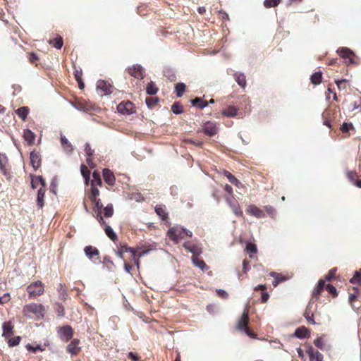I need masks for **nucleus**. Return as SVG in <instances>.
I'll use <instances>...</instances> for the list:
<instances>
[{
  "mask_svg": "<svg viewBox=\"0 0 361 361\" xmlns=\"http://www.w3.org/2000/svg\"><path fill=\"white\" fill-rule=\"evenodd\" d=\"M23 314L28 317H35L41 319L44 317V308L41 304L30 303L24 307Z\"/></svg>",
  "mask_w": 361,
  "mask_h": 361,
  "instance_id": "f257e3e1",
  "label": "nucleus"
},
{
  "mask_svg": "<svg viewBox=\"0 0 361 361\" xmlns=\"http://www.w3.org/2000/svg\"><path fill=\"white\" fill-rule=\"evenodd\" d=\"M248 324H249L248 310L247 309H245L241 317L239 319V320L238 322L237 329L239 331L244 332L248 336L253 338H256L257 335L255 334H254L248 328Z\"/></svg>",
  "mask_w": 361,
  "mask_h": 361,
  "instance_id": "f03ea898",
  "label": "nucleus"
},
{
  "mask_svg": "<svg viewBox=\"0 0 361 361\" xmlns=\"http://www.w3.org/2000/svg\"><path fill=\"white\" fill-rule=\"evenodd\" d=\"M337 53L344 59V63L346 65L357 64L355 61L356 56L355 54L348 48L342 47L338 49Z\"/></svg>",
  "mask_w": 361,
  "mask_h": 361,
  "instance_id": "7ed1b4c3",
  "label": "nucleus"
},
{
  "mask_svg": "<svg viewBox=\"0 0 361 361\" xmlns=\"http://www.w3.org/2000/svg\"><path fill=\"white\" fill-rule=\"evenodd\" d=\"M219 128L216 123L214 122H205L202 126V128L197 130V133H204L205 135L209 137L214 136L218 133Z\"/></svg>",
  "mask_w": 361,
  "mask_h": 361,
  "instance_id": "20e7f679",
  "label": "nucleus"
},
{
  "mask_svg": "<svg viewBox=\"0 0 361 361\" xmlns=\"http://www.w3.org/2000/svg\"><path fill=\"white\" fill-rule=\"evenodd\" d=\"M167 235L174 243H178L183 238H184V228L183 227H171L167 232Z\"/></svg>",
  "mask_w": 361,
  "mask_h": 361,
  "instance_id": "39448f33",
  "label": "nucleus"
},
{
  "mask_svg": "<svg viewBox=\"0 0 361 361\" xmlns=\"http://www.w3.org/2000/svg\"><path fill=\"white\" fill-rule=\"evenodd\" d=\"M86 195L88 199L95 205L97 209H100L103 205L100 201V199H98V196L99 195V190L95 186H92L90 190L86 192Z\"/></svg>",
  "mask_w": 361,
  "mask_h": 361,
  "instance_id": "423d86ee",
  "label": "nucleus"
},
{
  "mask_svg": "<svg viewBox=\"0 0 361 361\" xmlns=\"http://www.w3.org/2000/svg\"><path fill=\"white\" fill-rule=\"evenodd\" d=\"M27 290L30 298H35L44 293V286L40 281H37L30 284Z\"/></svg>",
  "mask_w": 361,
  "mask_h": 361,
  "instance_id": "0eeeda50",
  "label": "nucleus"
},
{
  "mask_svg": "<svg viewBox=\"0 0 361 361\" xmlns=\"http://www.w3.org/2000/svg\"><path fill=\"white\" fill-rule=\"evenodd\" d=\"M126 72L129 75L138 80H142L144 78V70L139 64H134L131 66H128L126 69Z\"/></svg>",
  "mask_w": 361,
  "mask_h": 361,
  "instance_id": "6e6552de",
  "label": "nucleus"
},
{
  "mask_svg": "<svg viewBox=\"0 0 361 361\" xmlns=\"http://www.w3.org/2000/svg\"><path fill=\"white\" fill-rule=\"evenodd\" d=\"M59 337L64 342H68L73 335V329L69 325H66L58 329Z\"/></svg>",
  "mask_w": 361,
  "mask_h": 361,
  "instance_id": "1a4fd4ad",
  "label": "nucleus"
},
{
  "mask_svg": "<svg viewBox=\"0 0 361 361\" xmlns=\"http://www.w3.org/2000/svg\"><path fill=\"white\" fill-rule=\"evenodd\" d=\"M117 110L123 115H130L135 112L134 104L130 101L121 102L117 106Z\"/></svg>",
  "mask_w": 361,
  "mask_h": 361,
  "instance_id": "9d476101",
  "label": "nucleus"
},
{
  "mask_svg": "<svg viewBox=\"0 0 361 361\" xmlns=\"http://www.w3.org/2000/svg\"><path fill=\"white\" fill-rule=\"evenodd\" d=\"M245 212L247 214L254 216L257 218H264L266 216L264 209L259 208L256 205L250 204L249 205Z\"/></svg>",
  "mask_w": 361,
  "mask_h": 361,
  "instance_id": "9b49d317",
  "label": "nucleus"
},
{
  "mask_svg": "<svg viewBox=\"0 0 361 361\" xmlns=\"http://www.w3.org/2000/svg\"><path fill=\"white\" fill-rule=\"evenodd\" d=\"M30 159V164L35 171L41 166L42 159L39 152L35 150L31 152Z\"/></svg>",
  "mask_w": 361,
  "mask_h": 361,
  "instance_id": "f8f14e48",
  "label": "nucleus"
},
{
  "mask_svg": "<svg viewBox=\"0 0 361 361\" xmlns=\"http://www.w3.org/2000/svg\"><path fill=\"white\" fill-rule=\"evenodd\" d=\"M324 286V281L322 279L319 280L317 286L314 288L312 291V298L310 301L314 302L316 300H317Z\"/></svg>",
  "mask_w": 361,
  "mask_h": 361,
  "instance_id": "ddd939ff",
  "label": "nucleus"
},
{
  "mask_svg": "<svg viewBox=\"0 0 361 361\" xmlns=\"http://www.w3.org/2000/svg\"><path fill=\"white\" fill-rule=\"evenodd\" d=\"M155 212L165 224L168 223L169 214L166 212V208L165 205H162V204L157 205L155 207Z\"/></svg>",
  "mask_w": 361,
  "mask_h": 361,
  "instance_id": "4468645a",
  "label": "nucleus"
},
{
  "mask_svg": "<svg viewBox=\"0 0 361 361\" xmlns=\"http://www.w3.org/2000/svg\"><path fill=\"white\" fill-rule=\"evenodd\" d=\"M183 247L188 251L192 253L193 256L199 255L202 252V249L199 245L189 241L185 242Z\"/></svg>",
  "mask_w": 361,
  "mask_h": 361,
  "instance_id": "2eb2a0df",
  "label": "nucleus"
},
{
  "mask_svg": "<svg viewBox=\"0 0 361 361\" xmlns=\"http://www.w3.org/2000/svg\"><path fill=\"white\" fill-rule=\"evenodd\" d=\"M103 178L106 183L110 186H113L116 182V178L114 173L109 169H104L103 170Z\"/></svg>",
  "mask_w": 361,
  "mask_h": 361,
  "instance_id": "dca6fc26",
  "label": "nucleus"
},
{
  "mask_svg": "<svg viewBox=\"0 0 361 361\" xmlns=\"http://www.w3.org/2000/svg\"><path fill=\"white\" fill-rule=\"evenodd\" d=\"M13 328L14 326L11 322H4L2 325V336L6 338H9L13 334Z\"/></svg>",
  "mask_w": 361,
  "mask_h": 361,
  "instance_id": "f3484780",
  "label": "nucleus"
},
{
  "mask_svg": "<svg viewBox=\"0 0 361 361\" xmlns=\"http://www.w3.org/2000/svg\"><path fill=\"white\" fill-rule=\"evenodd\" d=\"M80 341L78 339H73L67 346V351L72 355H77L80 350L79 347Z\"/></svg>",
  "mask_w": 361,
  "mask_h": 361,
  "instance_id": "a211bd4d",
  "label": "nucleus"
},
{
  "mask_svg": "<svg viewBox=\"0 0 361 361\" xmlns=\"http://www.w3.org/2000/svg\"><path fill=\"white\" fill-rule=\"evenodd\" d=\"M111 85L107 83L104 80H99L97 84V88L99 91H100L102 94L106 95L111 93Z\"/></svg>",
  "mask_w": 361,
  "mask_h": 361,
  "instance_id": "6ab92c4d",
  "label": "nucleus"
},
{
  "mask_svg": "<svg viewBox=\"0 0 361 361\" xmlns=\"http://www.w3.org/2000/svg\"><path fill=\"white\" fill-rule=\"evenodd\" d=\"M84 252L85 255L92 261L94 260V257H98L99 255L98 249L92 245L86 246L84 248Z\"/></svg>",
  "mask_w": 361,
  "mask_h": 361,
  "instance_id": "aec40b11",
  "label": "nucleus"
},
{
  "mask_svg": "<svg viewBox=\"0 0 361 361\" xmlns=\"http://www.w3.org/2000/svg\"><path fill=\"white\" fill-rule=\"evenodd\" d=\"M313 303L314 302L312 301L309 302V303L307 305L306 309L305 310L304 317L306 319V320L307 321V322H309L312 324H315V322L313 319V312L312 310Z\"/></svg>",
  "mask_w": 361,
  "mask_h": 361,
  "instance_id": "412c9836",
  "label": "nucleus"
},
{
  "mask_svg": "<svg viewBox=\"0 0 361 361\" xmlns=\"http://www.w3.org/2000/svg\"><path fill=\"white\" fill-rule=\"evenodd\" d=\"M226 200L228 204L232 208L233 212L235 214H238L239 212H241L240 207L238 206V202L236 201V200L234 198V197L233 195L226 196Z\"/></svg>",
  "mask_w": 361,
  "mask_h": 361,
  "instance_id": "4be33fe9",
  "label": "nucleus"
},
{
  "mask_svg": "<svg viewBox=\"0 0 361 361\" xmlns=\"http://www.w3.org/2000/svg\"><path fill=\"white\" fill-rule=\"evenodd\" d=\"M310 335V331L305 326L297 328L294 332V336L298 338H305L309 337Z\"/></svg>",
  "mask_w": 361,
  "mask_h": 361,
  "instance_id": "5701e85b",
  "label": "nucleus"
},
{
  "mask_svg": "<svg viewBox=\"0 0 361 361\" xmlns=\"http://www.w3.org/2000/svg\"><path fill=\"white\" fill-rule=\"evenodd\" d=\"M8 158L4 154H1L0 152V171L4 175L7 176L8 174Z\"/></svg>",
  "mask_w": 361,
  "mask_h": 361,
  "instance_id": "b1692460",
  "label": "nucleus"
},
{
  "mask_svg": "<svg viewBox=\"0 0 361 361\" xmlns=\"http://www.w3.org/2000/svg\"><path fill=\"white\" fill-rule=\"evenodd\" d=\"M46 192V188H40L38 190L37 195V204L39 209H42L44 204V195Z\"/></svg>",
  "mask_w": 361,
  "mask_h": 361,
  "instance_id": "393cba45",
  "label": "nucleus"
},
{
  "mask_svg": "<svg viewBox=\"0 0 361 361\" xmlns=\"http://www.w3.org/2000/svg\"><path fill=\"white\" fill-rule=\"evenodd\" d=\"M307 353L309 355L310 361H322L323 360V355L318 350H314L312 348H311L307 351Z\"/></svg>",
  "mask_w": 361,
  "mask_h": 361,
  "instance_id": "a878e982",
  "label": "nucleus"
},
{
  "mask_svg": "<svg viewBox=\"0 0 361 361\" xmlns=\"http://www.w3.org/2000/svg\"><path fill=\"white\" fill-rule=\"evenodd\" d=\"M39 185L41 188H46V183L44 179L41 176H32L31 186L32 188H36Z\"/></svg>",
  "mask_w": 361,
  "mask_h": 361,
  "instance_id": "bb28decb",
  "label": "nucleus"
},
{
  "mask_svg": "<svg viewBox=\"0 0 361 361\" xmlns=\"http://www.w3.org/2000/svg\"><path fill=\"white\" fill-rule=\"evenodd\" d=\"M197 256L198 255L192 256V260L193 264L195 267L200 268L203 271H207L209 269V267L205 264V262L202 259H200Z\"/></svg>",
  "mask_w": 361,
  "mask_h": 361,
  "instance_id": "cd10ccee",
  "label": "nucleus"
},
{
  "mask_svg": "<svg viewBox=\"0 0 361 361\" xmlns=\"http://www.w3.org/2000/svg\"><path fill=\"white\" fill-rule=\"evenodd\" d=\"M23 137L29 145H32L35 142V135L30 130L27 129L24 130Z\"/></svg>",
  "mask_w": 361,
  "mask_h": 361,
  "instance_id": "c85d7f7f",
  "label": "nucleus"
},
{
  "mask_svg": "<svg viewBox=\"0 0 361 361\" xmlns=\"http://www.w3.org/2000/svg\"><path fill=\"white\" fill-rule=\"evenodd\" d=\"M234 79L236 82L242 87H245L246 86V78L243 73H235L233 75Z\"/></svg>",
  "mask_w": 361,
  "mask_h": 361,
  "instance_id": "c756f323",
  "label": "nucleus"
},
{
  "mask_svg": "<svg viewBox=\"0 0 361 361\" xmlns=\"http://www.w3.org/2000/svg\"><path fill=\"white\" fill-rule=\"evenodd\" d=\"M191 103L194 106H196L201 109H204L208 105V102L200 97H196L192 99Z\"/></svg>",
  "mask_w": 361,
  "mask_h": 361,
  "instance_id": "7c9ffc66",
  "label": "nucleus"
},
{
  "mask_svg": "<svg viewBox=\"0 0 361 361\" xmlns=\"http://www.w3.org/2000/svg\"><path fill=\"white\" fill-rule=\"evenodd\" d=\"M49 44L57 49H60L63 44V38L60 35H58L56 37L50 39Z\"/></svg>",
  "mask_w": 361,
  "mask_h": 361,
  "instance_id": "2f4dec72",
  "label": "nucleus"
},
{
  "mask_svg": "<svg viewBox=\"0 0 361 361\" xmlns=\"http://www.w3.org/2000/svg\"><path fill=\"white\" fill-rule=\"evenodd\" d=\"M80 171L82 177L84 178L85 184L87 185L90 180V171L85 164L81 165Z\"/></svg>",
  "mask_w": 361,
  "mask_h": 361,
  "instance_id": "473e14b6",
  "label": "nucleus"
},
{
  "mask_svg": "<svg viewBox=\"0 0 361 361\" xmlns=\"http://www.w3.org/2000/svg\"><path fill=\"white\" fill-rule=\"evenodd\" d=\"M30 109L27 106H23L18 108L16 110V114L23 121H25L27 118V116L29 114Z\"/></svg>",
  "mask_w": 361,
  "mask_h": 361,
  "instance_id": "72a5a7b5",
  "label": "nucleus"
},
{
  "mask_svg": "<svg viewBox=\"0 0 361 361\" xmlns=\"http://www.w3.org/2000/svg\"><path fill=\"white\" fill-rule=\"evenodd\" d=\"M222 114L227 117H235L238 114V109L235 106H230L222 111Z\"/></svg>",
  "mask_w": 361,
  "mask_h": 361,
  "instance_id": "f704fd0d",
  "label": "nucleus"
},
{
  "mask_svg": "<svg viewBox=\"0 0 361 361\" xmlns=\"http://www.w3.org/2000/svg\"><path fill=\"white\" fill-rule=\"evenodd\" d=\"M186 90V85L183 82L177 83L175 86V92L177 97H181Z\"/></svg>",
  "mask_w": 361,
  "mask_h": 361,
  "instance_id": "c9c22d12",
  "label": "nucleus"
},
{
  "mask_svg": "<svg viewBox=\"0 0 361 361\" xmlns=\"http://www.w3.org/2000/svg\"><path fill=\"white\" fill-rule=\"evenodd\" d=\"M188 144H191V145H193L199 147H202V146H203V142H202V141H196V140H194L190 139V138H184L182 140V141H181L182 146H186Z\"/></svg>",
  "mask_w": 361,
  "mask_h": 361,
  "instance_id": "e433bc0d",
  "label": "nucleus"
},
{
  "mask_svg": "<svg viewBox=\"0 0 361 361\" xmlns=\"http://www.w3.org/2000/svg\"><path fill=\"white\" fill-rule=\"evenodd\" d=\"M159 88L156 86L155 83L152 81L149 82L146 87V92L148 94L154 95L157 93Z\"/></svg>",
  "mask_w": 361,
  "mask_h": 361,
  "instance_id": "4c0bfd02",
  "label": "nucleus"
},
{
  "mask_svg": "<svg viewBox=\"0 0 361 361\" xmlns=\"http://www.w3.org/2000/svg\"><path fill=\"white\" fill-rule=\"evenodd\" d=\"M322 79V73L319 71L316 72L312 75L310 80L312 83L315 85H317L321 83Z\"/></svg>",
  "mask_w": 361,
  "mask_h": 361,
  "instance_id": "58836bf2",
  "label": "nucleus"
},
{
  "mask_svg": "<svg viewBox=\"0 0 361 361\" xmlns=\"http://www.w3.org/2000/svg\"><path fill=\"white\" fill-rule=\"evenodd\" d=\"M247 252L250 255V257H252V254L257 253V248L255 243H252L251 242H247L246 243V248H245Z\"/></svg>",
  "mask_w": 361,
  "mask_h": 361,
  "instance_id": "ea45409f",
  "label": "nucleus"
},
{
  "mask_svg": "<svg viewBox=\"0 0 361 361\" xmlns=\"http://www.w3.org/2000/svg\"><path fill=\"white\" fill-rule=\"evenodd\" d=\"M145 102L149 108L152 109L157 105L159 102V99L157 97H147L145 99Z\"/></svg>",
  "mask_w": 361,
  "mask_h": 361,
  "instance_id": "a19ab883",
  "label": "nucleus"
},
{
  "mask_svg": "<svg viewBox=\"0 0 361 361\" xmlns=\"http://www.w3.org/2000/svg\"><path fill=\"white\" fill-rule=\"evenodd\" d=\"M264 213H267V214L270 216L271 218H275L276 216V210L275 208L270 205H267L264 207Z\"/></svg>",
  "mask_w": 361,
  "mask_h": 361,
  "instance_id": "79ce46f5",
  "label": "nucleus"
},
{
  "mask_svg": "<svg viewBox=\"0 0 361 361\" xmlns=\"http://www.w3.org/2000/svg\"><path fill=\"white\" fill-rule=\"evenodd\" d=\"M271 276L274 277V280L272 282V285L274 287L277 286L279 283H281V281H285V278L279 274L271 272Z\"/></svg>",
  "mask_w": 361,
  "mask_h": 361,
  "instance_id": "37998d69",
  "label": "nucleus"
},
{
  "mask_svg": "<svg viewBox=\"0 0 361 361\" xmlns=\"http://www.w3.org/2000/svg\"><path fill=\"white\" fill-rule=\"evenodd\" d=\"M104 230L106 235L114 242H116L118 240L117 235L113 231L112 227H104Z\"/></svg>",
  "mask_w": 361,
  "mask_h": 361,
  "instance_id": "c03bdc74",
  "label": "nucleus"
},
{
  "mask_svg": "<svg viewBox=\"0 0 361 361\" xmlns=\"http://www.w3.org/2000/svg\"><path fill=\"white\" fill-rule=\"evenodd\" d=\"M171 111L175 114H180L183 111V107L178 102L173 103L171 106Z\"/></svg>",
  "mask_w": 361,
  "mask_h": 361,
  "instance_id": "a18cd8bd",
  "label": "nucleus"
},
{
  "mask_svg": "<svg viewBox=\"0 0 361 361\" xmlns=\"http://www.w3.org/2000/svg\"><path fill=\"white\" fill-rule=\"evenodd\" d=\"M61 145L63 146V149L65 150H66L67 152L73 151L72 145H71V143L68 142V140H67V138L66 137L61 136Z\"/></svg>",
  "mask_w": 361,
  "mask_h": 361,
  "instance_id": "49530a36",
  "label": "nucleus"
},
{
  "mask_svg": "<svg viewBox=\"0 0 361 361\" xmlns=\"http://www.w3.org/2000/svg\"><path fill=\"white\" fill-rule=\"evenodd\" d=\"M164 76L170 81L173 82L176 80V76L173 70L167 68L164 71Z\"/></svg>",
  "mask_w": 361,
  "mask_h": 361,
  "instance_id": "de8ad7c7",
  "label": "nucleus"
},
{
  "mask_svg": "<svg viewBox=\"0 0 361 361\" xmlns=\"http://www.w3.org/2000/svg\"><path fill=\"white\" fill-rule=\"evenodd\" d=\"M331 112L330 110H326L322 114V116L324 118V124L325 126H326L327 127H329V128H331V121L329 119V118L331 116Z\"/></svg>",
  "mask_w": 361,
  "mask_h": 361,
  "instance_id": "09e8293b",
  "label": "nucleus"
},
{
  "mask_svg": "<svg viewBox=\"0 0 361 361\" xmlns=\"http://www.w3.org/2000/svg\"><path fill=\"white\" fill-rule=\"evenodd\" d=\"M353 129H354V127L351 123H343L340 128V130L343 133H348Z\"/></svg>",
  "mask_w": 361,
  "mask_h": 361,
  "instance_id": "8fccbe9b",
  "label": "nucleus"
},
{
  "mask_svg": "<svg viewBox=\"0 0 361 361\" xmlns=\"http://www.w3.org/2000/svg\"><path fill=\"white\" fill-rule=\"evenodd\" d=\"M136 250H137L136 256L138 257H142L145 256V255L148 254L149 252V249H147L145 247L143 246H137L136 247Z\"/></svg>",
  "mask_w": 361,
  "mask_h": 361,
  "instance_id": "3c124183",
  "label": "nucleus"
},
{
  "mask_svg": "<svg viewBox=\"0 0 361 361\" xmlns=\"http://www.w3.org/2000/svg\"><path fill=\"white\" fill-rule=\"evenodd\" d=\"M224 174L231 183L235 185H238V184L239 183V180L233 174H231L230 172L227 171L224 172Z\"/></svg>",
  "mask_w": 361,
  "mask_h": 361,
  "instance_id": "603ef678",
  "label": "nucleus"
},
{
  "mask_svg": "<svg viewBox=\"0 0 361 361\" xmlns=\"http://www.w3.org/2000/svg\"><path fill=\"white\" fill-rule=\"evenodd\" d=\"M121 250L124 252H130L132 254V257L136 256L137 252L136 247H131L128 245H121Z\"/></svg>",
  "mask_w": 361,
  "mask_h": 361,
  "instance_id": "864d4df0",
  "label": "nucleus"
},
{
  "mask_svg": "<svg viewBox=\"0 0 361 361\" xmlns=\"http://www.w3.org/2000/svg\"><path fill=\"white\" fill-rule=\"evenodd\" d=\"M281 0H265L264 1V6L266 8H271L276 6L279 3Z\"/></svg>",
  "mask_w": 361,
  "mask_h": 361,
  "instance_id": "5fc2aeb1",
  "label": "nucleus"
},
{
  "mask_svg": "<svg viewBox=\"0 0 361 361\" xmlns=\"http://www.w3.org/2000/svg\"><path fill=\"white\" fill-rule=\"evenodd\" d=\"M21 338L20 336H16L14 338H8V343L10 347H14L20 343Z\"/></svg>",
  "mask_w": 361,
  "mask_h": 361,
  "instance_id": "6e6d98bb",
  "label": "nucleus"
},
{
  "mask_svg": "<svg viewBox=\"0 0 361 361\" xmlns=\"http://www.w3.org/2000/svg\"><path fill=\"white\" fill-rule=\"evenodd\" d=\"M350 282L352 283H356L361 282V269L360 271H355V275L350 280Z\"/></svg>",
  "mask_w": 361,
  "mask_h": 361,
  "instance_id": "4d7b16f0",
  "label": "nucleus"
},
{
  "mask_svg": "<svg viewBox=\"0 0 361 361\" xmlns=\"http://www.w3.org/2000/svg\"><path fill=\"white\" fill-rule=\"evenodd\" d=\"M335 82L340 90H345L347 88L348 81L346 80H336Z\"/></svg>",
  "mask_w": 361,
  "mask_h": 361,
  "instance_id": "13d9d810",
  "label": "nucleus"
},
{
  "mask_svg": "<svg viewBox=\"0 0 361 361\" xmlns=\"http://www.w3.org/2000/svg\"><path fill=\"white\" fill-rule=\"evenodd\" d=\"M26 348L27 350L31 351L32 353H36L37 350L43 351L44 349L42 348L40 345H37L35 346H33L30 344H27L26 345Z\"/></svg>",
  "mask_w": 361,
  "mask_h": 361,
  "instance_id": "bf43d9fd",
  "label": "nucleus"
},
{
  "mask_svg": "<svg viewBox=\"0 0 361 361\" xmlns=\"http://www.w3.org/2000/svg\"><path fill=\"white\" fill-rule=\"evenodd\" d=\"M114 209L112 205L106 206L104 208V215L106 217H110L113 215Z\"/></svg>",
  "mask_w": 361,
  "mask_h": 361,
  "instance_id": "052dcab7",
  "label": "nucleus"
},
{
  "mask_svg": "<svg viewBox=\"0 0 361 361\" xmlns=\"http://www.w3.org/2000/svg\"><path fill=\"white\" fill-rule=\"evenodd\" d=\"M326 290L331 294H332L334 296L337 295V290L336 288L331 284H327L326 286Z\"/></svg>",
  "mask_w": 361,
  "mask_h": 361,
  "instance_id": "680f3d73",
  "label": "nucleus"
},
{
  "mask_svg": "<svg viewBox=\"0 0 361 361\" xmlns=\"http://www.w3.org/2000/svg\"><path fill=\"white\" fill-rule=\"evenodd\" d=\"M336 271V268H333L331 270H329L328 274L325 276V279L326 281H331L332 279H334L335 277Z\"/></svg>",
  "mask_w": 361,
  "mask_h": 361,
  "instance_id": "e2e57ef3",
  "label": "nucleus"
},
{
  "mask_svg": "<svg viewBox=\"0 0 361 361\" xmlns=\"http://www.w3.org/2000/svg\"><path fill=\"white\" fill-rule=\"evenodd\" d=\"M357 176V173L355 172H354V171H348L347 172V177H348V178L350 181L353 182V183L355 185V180H356Z\"/></svg>",
  "mask_w": 361,
  "mask_h": 361,
  "instance_id": "0e129e2a",
  "label": "nucleus"
},
{
  "mask_svg": "<svg viewBox=\"0 0 361 361\" xmlns=\"http://www.w3.org/2000/svg\"><path fill=\"white\" fill-rule=\"evenodd\" d=\"M314 344L319 349L322 350L324 346V341L322 338L319 337L314 340Z\"/></svg>",
  "mask_w": 361,
  "mask_h": 361,
  "instance_id": "69168bd1",
  "label": "nucleus"
},
{
  "mask_svg": "<svg viewBox=\"0 0 361 361\" xmlns=\"http://www.w3.org/2000/svg\"><path fill=\"white\" fill-rule=\"evenodd\" d=\"M85 151L88 157H91L94 152V151L91 149L90 144L88 143H86L85 145Z\"/></svg>",
  "mask_w": 361,
  "mask_h": 361,
  "instance_id": "338daca9",
  "label": "nucleus"
},
{
  "mask_svg": "<svg viewBox=\"0 0 361 361\" xmlns=\"http://www.w3.org/2000/svg\"><path fill=\"white\" fill-rule=\"evenodd\" d=\"M216 293L219 297H221L222 298L226 299L228 297V293L222 289H218L216 290Z\"/></svg>",
  "mask_w": 361,
  "mask_h": 361,
  "instance_id": "774afa93",
  "label": "nucleus"
}]
</instances>
